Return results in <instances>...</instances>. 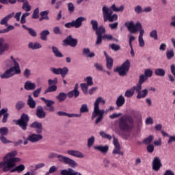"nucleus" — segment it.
Here are the masks:
<instances>
[{
	"label": "nucleus",
	"mask_w": 175,
	"mask_h": 175,
	"mask_svg": "<svg viewBox=\"0 0 175 175\" xmlns=\"http://www.w3.org/2000/svg\"><path fill=\"white\" fill-rule=\"evenodd\" d=\"M16 155L17 150H13L5 154L3 158V161L0 162V167H2L3 172H9L10 170V173H14V172L22 173L25 170L24 164L16 166V163L21 161V159L16 157Z\"/></svg>",
	"instance_id": "1"
},
{
	"label": "nucleus",
	"mask_w": 175,
	"mask_h": 175,
	"mask_svg": "<svg viewBox=\"0 0 175 175\" xmlns=\"http://www.w3.org/2000/svg\"><path fill=\"white\" fill-rule=\"evenodd\" d=\"M99 103L105 105V103H106V100L103 97H98L94 103V110L92 119L94 120L96 118L95 124L96 125L103 120L105 113H109V111H113L114 110V107L113 106H110L106 111H105V109H100V108H99Z\"/></svg>",
	"instance_id": "2"
},
{
	"label": "nucleus",
	"mask_w": 175,
	"mask_h": 175,
	"mask_svg": "<svg viewBox=\"0 0 175 175\" xmlns=\"http://www.w3.org/2000/svg\"><path fill=\"white\" fill-rule=\"evenodd\" d=\"M125 26L131 33H136L137 31H139V36L138 37L139 46V47H144V46H146V42H144V39H143V36L144 35V29H143L142 23L137 22L135 25L133 21H130L126 22L125 23Z\"/></svg>",
	"instance_id": "3"
},
{
	"label": "nucleus",
	"mask_w": 175,
	"mask_h": 175,
	"mask_svg": "<svg viewBox=\"0 0 175 175\" xmlns=\"http://www.w3.org/2000/svg\"><path fill=\"white\" fill-rule=\"evenodd\" d=\"M10 58L13 60L14 66L10 68L1 74L0 75L1 79H10V77H13L14 75H20L21 73L20 64L13 58V56H11Z\"/></svg>",
	"instance_id": "4"
},
{
	"label": "nucleus",
	"mask_w": 175,
	"mask_h": 175,
	"mask_svg": "<svg viewBox=\"0 0 175 175\" xmlns=\"http://www.w3.org/2000/svg\"><path fill=\"white\" fill-rule=\"evenodd\" d=\"M103 14L105 23H106V21L113 23V21H117L118 19V16L116 14H113V11L111 9L107 8V6L103 7Z\"/></svg>",
	"instance_id": "5"
},
{
	"label": "nucleus",
	"mask_w": 175,
	"mask_h": 175,
	"mask_svg": "<svg viewBox=\"0 0 175 175\" xmlns=\"http://www.w3.org/2000/svg\"><path fill=\"white\" fill-rule=\"evenodd\" d=\"M131 68V62L126 59L121 66L115 68L114 72L119 74L120 76H126L128 72H129V68Z\"/></svg>",
	"instance_id": "6"
},
{
	"label": "nucleus",
	"mask_w": 175,
	"mask_h": 175,
	"mask_svg": "<svg viewBox=\"0 0 175 175\" xmlns=\"http://www.w3.org/2000/svg\"><path fill=\"white\" fill-rule=\"evenodd\" d=\"M28 122H29V116H28V114L22 113L21 118L16 121V124L18 125L23 131H27Z\"/></svg>",
	"instance_id": "7"
},
{
	"label": "nucleus",
	"mask_w": 175,
	"mask_h": 175,
	"mask_svg": "<svg viewBox=\"0 0 175 175\" xmlns=\"http://www.w3.org/2000/svg\"><path fill=\"white\" fill-rule=\"evenodd\" d=\"M57 158L59 162H62L66 165H69L70 166H71V167H76V166L77 165V163L75 161V160L66 156L57 154Z\"/></svg>",
	"instance_id": "8"
},
{
	"label": "nucleus",
	"mask_w": 175,
	"mask_h": 175,
	"mask_svg": "<svg viewBox=\"0 0 175 175\" xmlns=\"http://www.w3.org/2000/svg\"><path fill=\"white\" fill-rule=\"evenodd\" d=\"M42 139L43 135H42L31 134L28 136L26 140L24 141L23 144L27 146V144H28V142H31V143H36L38 142H40Z\"/></svg>",
	"instance_id": "9"
},
{
	"label": "nucleus",
	"mask_w": 175,
	"mask_h": 175,
	"mask_svg": "<svg viewBox=\"0 0 175 175\" xmlns=\"http://www.w3.org/2000/svg\"><path fill=\"white\" fill-rule=\"evenodd\" d=\"M63 43L66 46H70L71 47H76L77 46V39L73 38L72 35L66 37V39L63 40Z\"/></svg>",
	"instance_id": "10"
},
{
	"label": "nucleus",
	"mask_w": 175,
	"mask_h": 175,
	"mask_svg": "<svg viewBox=\"0 0 175 175\" xmlns=\"http://www.w3.org/2000/svg\"><path fill=\"white\" fill-rule=\"evenodd\" d=\"M85 18L83 16H80L77 18L75 21H72L70 23V25L71 28H80L83 24V21H84Z\"/></svg>",
	"instance_id": "11"
},
{
	"label": "nucleus",
	"mask_w": 175,
	"mask_h": 175,
	"mask_svg": "<svg viewBox=\"0 0 175 175\" xmlns=\"http://www.w3.org/2000/svg\"><path fill=\"white\" fill-rule=\"evenodd\" d=\"M30 128L36 129V135H40V133L43 132V125L41 122H33V123H31L30 124Z\"/></svg>",
	"instance_id": "12"
},
{
	"label": "nucleus",
	"mask_w": 175,
	"mask_h": 175,
	"mask_svg": "<svg viewBox=\"0 0 175 175\" xmlns=\"http://www.w3.org/2000/svg\"><path fill=\"white\" fill-rule=\"evenodd\" d=\"M119 127L121 129V131H131V129H132V128H133V125L128 124V123H126V121L121 118L119 123Z\"/></svg>",
	"instance_id": "13"
},
{
	"label": "nucleus",
	"mask_w": 175,
	"mask_h": 175,
	"mask_svg": "<svg viewBox=\"0 0 175 175\" xmlns=\"http://www.w3.org/2000/svg\"><path fill=\"white\" fill-rule=\"evenodd\" d=\"M9 50V44L5 42V39L0 38V56L3 55Z\"/></svg>",
	"instance_id": "14"
},
{
	"label": "nucleus",
	"mask_w": 175,
	"mask_h": 175,
	"mask_svg": "<svg viewBox=\"0 0 175 175\" xmlns=\"http://www.w3.org/2000/svg\"><path fill=\"white\" fill-rule=\"evenodd\" d=\"M36 116L38 117V118H46V116H47V114L46 113V111H44V109H43L42 106L37 107L36 110Z\"/></svg>",
	"instance_id": "15"
},
{
	"label": "nucleus",
	"mask_w": 175,
	"mask_h": 175,
	"mask_svg": "<svg viewBox=\"0 0 175 175\" xmlns=\"http://www.w3.org/2000/svg\"><path fill=\"white\" fill-rule=\"evenodd\" d=\"M162 166V163H161V159L159 157H154L152 162V169L155 170V172H158L161 167Z\"/></svg>",
	"instance_id": "16"
},
{
	"label": "nucleus",
	"mask_w": 175,
	"mask_h": 175,
	"mask_svg": "<svg viewBox=\"0 0 175 175\" xmlns=\"http://www.w3.org/2000/svg\"><path fill=\"white\" fill-rule=\"evenodd\" d=\"M67 152L69 154V155L75 157L76 158H84V154L79 150H69L67 151Z\"/></svg>",
	"instance_id": "17"
},
{
	"label": "nucleus",
	"mask_w": 175,
	"mask_h": 175,
	"mask_svg": "<svg viewBox=\"0 0 175 175\" xmlns=\"http://www.w3.org/2000/svg\"><path fill=\"white\" fill-rule=\"evenodd\" d=\"M25 90L27 91H32L36 88V84L32 83L31 81H27L24 85Z\"/></svg>",
	"instance_id": "18"
},
{
	"label": "nucleus",
	"mask_w": 175,
	"mask_h": 175,
	"mask_svg": "<svg viewBox=\"0 0 175 175\" xmlns=\"http://www.w3.org/2000/svg\"><path fill=\"white\" fill-rule=\"evenodd\" d=\"M14 16V12H12L11 14L7 15L4 17L0 22L1 25H5L8 27V21L12 18Z\"/></svg>",
	"instance_id": "19"
},
{
	"label": "nucleus",
	"mask_w": 175,
	"mask_h": 175,
	"mask_svg": "<svg viewBox=\"0 0 175 175\" xmlns=\"http://www.w3.org/2000/svg\"><path fill=\"white\" fill-rule=\"evenodd\" d=\"M125 104V97L122 94L120 95L116 100L117 107H122Z\"/></svg>",
	"instance_id": "20"
},
{
	"label": "nucleus",
	"mask_w": 175,
	"mask_h": 175,
	"mask_svg": "<svg viewBox=\"0 0 175 175\" xmlns=\"http://www.w3.org/2000/svg\"><path fill=\"white\" fill-rule=\"evenodd\" d=\"M104 55L106 57L107 59V68L108 69H111L113 68V59L107 55V53L106 51H104Z\"/></svg>",
	"instance_id": "21"
},
{
	"label": "nucleus",
	"mask_w": 175,
	"mask_h": 175,
	"mask_svg": "<svg viewBox=\"0 0 175 175\" xmlns=\"http://www.w3.org/2000/svg\"><path fill=\"white\" fill-rule=\"evenodd\" d=\"M27 105L30 109H35L36 107V101L33 100L31 95H28Z\"/></svg>",
	"instance_id": "22"
},
{
	"label": "nucleus",
	"mask_w": 175,
	"mask_h": 175,
	"mask_svg": "<svg viewBox=\"0 0 175 175\" xmlns=\"http://www.w3.org/2000/svg\"><path fill=\"white\" fill-rule=\"evenodd\" d=\"M62 175H77L79 174V172L75 171V170L72 168H69L68 170H63L61 172Z\"/></svg>",
	"instance_id": "23"
},
{
	"label": "nucleus",
	"mask_w": 175,
	"mask_h": 175,
	"mask_svg": "<svg viewBox=\"0 0 175 175\" xmlns=\"http://www.w3.org/2000/svg\"><path fill=\"white\" fill-rule=\"evenodd\" d=\"M29 49H31V50H38L39 49H42V44L36 42H29L28 44Z\"/></svg>",
	"instance_id": "24"
},
{
	"label": "nucleus",
	"mask_w": 175,
	"mask_h": 175,
	"mask_svg": "<svg viewBox=\"0 0 175 175\" xmlns=\"http://www.w3.org/2000/svg\"><path fill=\"white\" fill-rule=\"evenodd\" d=\"M148 95V90L147 89H144L141 90L137 95V99H143Z\"/></svg>",
	"instance_id": "25"
},
{
	"label": "nucleus",
	"mask_w": 175,
	"mask_h": 175,
	"mask_svg": "<svg viewBox=\"0 0 175 175\" xmlns=\"http://www.w3.org/2000/svg\"><path fill=\"white\" fill-rule=\"evenodd\" d=\"M52 52L57 58H62V57H64V55L58 50L57 46H52Z\"/></svg>",
	"instance_id": "26"
},
{
	"label": "nucleus",
	"mask_w": 175,
	"mask_h": 175,
	"mask_svg": "<svg viewBox=\"0 0 175 175\" xmlns=\"http://www.w3.org/2000/svg\"><path fill=\"white\" fill-rule=\"evenodd\" d=\"M85 80L86 81V83H81L80 87H81L83 92H84V94H88V77L85 78Z\"/></svg>",
	"instance_id": "27"
},
{
	"label": "nucleus",
	"mask_w": 175,
	"mask_h": 175,
	"mask_svg": "<svg viewBox=\"0 0 175 175\" xmlns=\"http://www.w3.org/2000/svg\"><path fill=\"white\" fill-rule=\"evenodd\" d=\"M95 150H98V151H100V152H103V154H106L107 151H109V146H94Z\"/></svg>",
	"instance_id": "28"
},
{
	"label": "nucleus",
	"mask_w": 175,
	"mask_h": 175,
	"mask_svg": "<svg viewBox=\"0 0 175 175\" xmlns=\"http://www.w3.org/2000/svg\"><path fill=\"white\" fill-rule=\"evenodd\" d=\"M40 35L41 40H44V42H46V40H47V36L50 35V31L47 29L43 30L40 32Z\"/></svg>",
	"instance_id": "29"
},
{
	"label": "nucleus",
	"mask_w": 175,
	"mask_h": 175,
	"mask_svg": "<svg viewBox=\"0 0 175 175\" xmlns=\"http://www.w3.org/2000/svg\"><path fill=\"white\" fill-rule=\"evenodd\" d=\"M154 74L156 76H159L160 77H163L166 75V71L163 68H157L154 70Z\"/></svg>",
	"instance_id": "30"
},
{
	"label": "nucleus",
	"mask_w": 175,
	"mask_h": 175,
	"mask_svg": "<svg viewBox=\"0 0 175 175\" xmlns=\"http://www.w3.org/2000/svg\"><path fill=\"white\" fill-rule=\"evenodd\" d=\"M111 10H113V12H124V5H120L119 8L116 5V4H113L111 6Z\"/></svg>",
	"instance_id": "31"
},
{
	"label": "nucleus",
	"mask_w": 175,
	"mask_h": 175,
	"mask_svg": "<svg viewBox=\"0 0 175 175\" xmlns=\"http://www.w3.org/2000/svg\"><path fill=\"white\" fill-rule=\"evenodd\" d=\"M95 31L97 36H102V35H103V33L106 32V29H105L103 26H100L97 27V29H96Z\"/></svg>",
	"instance_id": "32"
},
{
	"label": "nucleus",
	"mask_w": 175,
	"mask_h": 175,
	"mask_svg": "<svg viewBox=\"0 0 175 175\" xmlns=\"http://www.w3.org/2000/svg\"><path fill=\"white\" fill-rule=\"evenodd\" d=\"M79 95H80V92H79L77 90H74L69 92L67 94V96H68V98H73V96L75 98H77V97H79Z\"/></svg>",
	"instance_id": "33"
},
{
	"label": "nucleus",
	"mask_w": 175,
	"mask_h": 175,
	"mask_svg": "<svg viewBox=\"0 0 175 175\" xmlns=\"http://www.w3.org/2000/svg\"><path fill=\"white\" fill-rule=\"evenodd\" d=\"M57 91V86L55 85H49L48 88L44 92V94H48V92H55Z\"/></svg>",
	"instance_id": "34"
},
{
	"label": "nucleus",
	"mask_w": 175,
	"mask_h": 175,
	"mask_svg": "<svg viewBox=\"0 0 175 175\" xmlns=\"http://www.w3.org/2000/svg\"><path fill=\"white\" fill-rule=\"evenodd\" d=\"M66 96H68V95L66 94V93L65 92H60L57 96H56V99H58V100L59 102H64V100H65V99H66Z\"/></svg>",
	"instance_id": "35"
},
{
	"label": "nucleus",
	"mask_w": 175,
	"mask_h": 175,
	"mask_svg": "<svg viewBox=\"0 0 175 175\" xmlns=\"http://www.w3.org/2000/svg\"><path fill=\"white\" fill-rule=\"evenodd\" d=\"M41 100H43V102H44V103L46 105V107H51L53 106V105H54V103H55L54 100H47L44 97H42Z\"/></svg>",
	"instance_id": "36"
},
{
	"label": "nucleus",
	"mask_w": 175,
	"mask_h": 175,
	"mask_svg": "<svg viewBox=\"0 0 175 175\" xmlns=\"http://www.w3.org/2000/svg\"><path fill=\"white\" fill-rule=\"evenodd\" d=\"M134 94L135 91L133 90V88H131L130 90H128L125 92L124 96H126V98H132Z\"/></svg>",
	"instance_id": "37"
},
{
	"label": "nucleus",
	"mask_w": 175,
	"mask_h": 175,
	"mask_svg": "<svg viewBox=\"0 0 175 175\" xmlns=\"http://www.w3.org/2000/svg\"><path fill=\"white\" fill-rule=\"evenodd\" d=\"M103 39L105 40H114L115 42H118V39L114 38L111 34L104 35Z\"/></svg>",
	"instance_id": "38"
},
{
	"label": "nucleus",
	"mask_w": 175,
	"mask_h": 175,
	"mask_svg": "<svg viewBox=\"0 0 175 175\" xmlns=\"http://www.w3.org/2000/svg\"><path fill=\"white\" fill-rule=\"evenodd\" d=\"M22 9L25 12H31V5H29L28 0L23 4Z\"/></svg>",
	"instance_id": "39"
},
{
	"label": "nucleus",
	"mask_w": 175,
	"mask_h": 175,
	"mask_svg": "<svg viewBox=\"0 0 175 175\" xmlns=\"http://www.w3.org/2000/svg\"><path fill=\"white\" fill-rule=\"evenodd\" d=\"M150 37L154 40H158V31H157V29H154L150 31Z\"/></svg>",
	"instance_id": "40"
},
{
	"label": "nucleus",
	"mask_w": 175,
	"mask_h": 175,
	"mask_svg": "<svg viewBox=\"0 0 175 175\" xmlns=\"http://www.w3.org/2000/svg\"><path fill=\"white\" fill-rule=\"evenodd\" d=\"M68 73H69V69L67 67H64L63 68H60V75L62 77H65Z\"/></svg>",
	"instance_id": "41"
},
{
	"label": "nucleus",
	"mask_w": 175,
	"mask_h": 175,
	"mask_svg": "<svg viewBox=\"0 0 175 175\" xmlns=\"http://www.w3.org/2000/svg\"><path fill=\"white\" fill-rule=\"evenodd\" d=\"M174 57V51L173 49L168 50L166 52L167 59H172Z\"/></svg>",
	"instance_id": "42"
},
{
	"label": "nucleus",
	"mask_w": 175,
	"mask_h": 175,
	"mask_svg": "<svg viewBox=\"0 0 175 175\" xmlns=\"http://www.w3.org/2000/svg\"><path fill=\"white\" fill-rule=\"evenodd\" d=\"M25 106V103L23 101H18L15 105L16 110H21Z\"/></svg>",
	"instance_id": "43"
},
{
	"label": "nucleus",
	"mask_w": 175,
	"mask_h": 175,
	"mask_svg": "<svg viewBox=\"0 0 175 175\" xmlns=\"http://www.w3.org/2000/svg\"><path fill=\"white\" fill-rule=\"evenodd\" d=\"M9 133V129L8 127H1L0 128V135L1 136H6Z\"/></svg>",
	"instance_id": "44"
},
{
	"label": "nucleus",
	"mask_w": 175,
	"mask_h": 175,
	"mask_svg": "<svg viewBox=\"0 0 175 175\" xmlns=\"http://www.w3.org/2000/svg\"><path fill=\"white\" fill-rule=\"evenodd\" d=\"M49 10H45V11L41 12L40 14L41 17L44 18V20H50V18L49 17Z\"/></svg>",
	"instance_id": "45"
},
{
	"label": "nucleus",
	"mask_w": 175,
	"mask_h": 175,
	"mask_svg": "<svg viewBox=\"0 0 175 175\" xmlns=\"http://www.w3.org/2000/svg\"><path fill=\"white\" fill-rule=\"evenodd\" d=\"M153 140H154V136L150 135L143 140V143L144 144H150V143H152Z\"/></svg>",
	"instance_id": "46"
},
{
	"label": "nucleus",
	"mask_w": 175,
	"mask_h": 175,
	"mask_svg": "<svg viewBox=\"0 0 175 175\" xmlns=\"http://www.w3.org/2000/svg\"><path fill=\"white\" fill-rule=\"evenodd\" d=\"M153 73L154 72H152V70L148 68L145 70L144 75H145L148 79L149 77H152Z\"/></svg>",
	"instance_id": "47"
},
{
	"label": "nucleus",
	"mask_w": 175,
	"mask_h": 175,
	"mask_svg": "<svg viewBox=\"0 0 175 175\" xmlns=\"http://www.w3.org/2000/svg\"><path fill=\"white\" fill-rule=\"evenodd\" d=\"M148 79V78L146 77L144 75H141L139 76L138 83L142 85L143 83H144L145 81H147Z\"/></svg>",
	"instance_id": "48"
},
{
	"label": "nucleus",
	"mask_w": 175,
	"mask_h": 175,
	"mask_svg": "<svg viewBox=\"0 0 175 175\" xmlns=\"http://www.w3.org/2000/svg\"><path fill=\"white\" fill-rule=\"evenodd\" d=\"M109 47L113 50V51H118V50H120L121 46L118 44H109Z\"/></svg>",
	"instance_id": "49"
},
{
	"label": "nucleus",
	"mask_w": 175,
	"mask_h": 175,
	"mask_svg": "<svg viewBox=\"0 0 175 175\" xmlns=\"http://www.w3.org/2000/svg\"><path fill=\"white\" fill-rule=\"evenodd\" d=\"M100 136H101L103 139H108V140H111V135L106 134V133L103 131L100 132Z\"/></svg>",
	"instance_id": "50"
},
{
	"label": "nucleus",
	"mask_w": 175,
	"mask_h": 175,
	"mask_svg": "<svg viewBox=\"0 0 175 175\" xmlns=\"http://www.w3.org/2000/svg\"><path fill=\"white\" fill-rule=\"evenodd\" d=\"M32 18L36 19L39 18V8H36L32 14Z\"/></svg>",
	"instance_id": "51"
},
{
	"label": "nucleus",
	"mask_w": 175,
	"mask_h": 175,
	"mask_svg": "<svg viewBox=\"0 0 175 175\" xmlns=\"http://www.w3.org/2000/svg\"><path fill=\"white\" fill-rule=\"evenodd\" d=\"M80 113H87L88 111V107L87 104H83L79 110Z\"/></svg>",
	"instance_id": "52"
},
{
	"label": "nucleus",
	"mask_w": 175,
	"mask_h": 175,
	"mask_svg": "<svg viewBox=\"0 0 175 175\" xmlns=\"http://www.w3.org/2000/svg\"><path fill=\"white\" fill-rule=\"evenodd\" d=\"M132 88H133V91H136V92L138 94L139 92H140L142 91V84L138 83V84H137V85L133 86Z\"/></svg>",
	"instance_id": "53"
},
{
	"label": "nucleus",
	"mask_w": 175,
	"mask_h": 175,
	"mask_svg": "<svg viewBox=\"0 0 175 175\" xmlns=\"http://www.w3.org/2000/svg\"><path fill=\"white\" fill-rule=\"evenodd\" d=\"M58 83V79L55 78L53 80V79H49L48 80V84L49 85H55V84Z\"/></svg>",
	"instance_id": "54"
},
{
	"label": "nucleus",
	"mask_w": 175,
	"mask_h": 175,
	"mask_svg": "<svg viewBox=\"0 0 175 175\" xmlns=\"http://www.w3.org/2000/svg\"><path fill=\"white\" fill-rule=\"evenodd\" d=\"M42 92V88H38L36 89L33 92V96H34V98H38L40 94V92Z\"/></svg>",
	"instance_id": "55"
},
{
	"label": "nucleus",
	"mask_w": 175,
	"mask_h": 175,
	"mask_svg": "<svg viewBox=\"0 0 175 175\" xmlns=\"http://www.w3.org/2000/svg\"><path fill=\"white\" fill-rule=\"evenodd\" d=\"M0 140H1V143H3V144H8V143H12V142L10 140L7 139L5 138V135L1 136Z\"/></svg>",
	"instance_id": "56"
},
{
	"label": "nucleus",
	"mask_w": 175,
	"mask_h": 175,
	"mask_svg": "<svg viewBox=\"0 0 175 175\" xmlns=\"http://www.w3.org/2000/svg\"><path fill=\"white\" fill-rule=\"evenodd\" d=\"M135 13L137 14H140V13H143V8L140 5H137L134 9Z\"/></svg>",
	"instance_id": "57"
},
{
	"label": "nucleus",
	"mask_w": 175,
	"mask_h": 175,
	"mask_svg": "<svg viewBox=\"0 0 175 175\" xmlns=\"http://www.w3.org/2000/svg\"><path fill=\"white\" fill-rule=\"evenodd\" d=\"M68 8L70 13H73V12H75V5H73L72 3H68Z\"/></svg>",
	"instance_id": "58"
},
{
	"label": "nucleus",
	"mask_w": 175,
	"mask_h": 175,
	"mask_svg": "<svg viewBox=\"0 0 175 175\" xmlns=\"http://www.w3.org/2000/svg\"><path fill=\"white\" fill-rule=\"evenodd\" d=\"M53 33L55 35H62V32L61 31V29L59 27H55L53 28Z\"/></svg>",
	"instance_id": "59"
},
{
	"label": "nucleus",
	"mask_w": 175,
	"mask_h": 175,
	"mask_svg": "<svg viewBox=\"0 0 175 175\" xmlns=\"http://www.w3.org/2000/svg\"><path fill=\"white\" fill-rule=\"evenodd\" d=\"M90 23L92 26V29H94V31H96V29H98V21L92 20Z\"/></svg>",
	"instance_id": "60"
},
{
	"label": "nucleus",
	"mask_w": 175,
	"mask_h": 175,
	"mask_svg": "<svg viewBox=\"0 0 175 175\" xmlns=\"http://www.w3.org/2000/svg\"><path fill=\"white\" fill-rule=\"evenodd\" d=\"M23 76L26 79H28L31 76V70H29L28 68H26L23 72Z\"/></svg>",
	"instance_id": "61"
},
{
	"label": "nucleus",
	"mask_w": 175,
	"mask_h": 175,
	"mask_svg": "<svg viewBox=\"0 0 175 175\" xmlns=\"http://www.w3.org/2000/svg\"><path fill=\"white\" fill-rule=\"evenodd\" d=\"M113 152L114 154H118L119 155H122V152H121L120 146H115V148L113 149Z\"/></svg>",
	"instance_id": "62"
},
{
	"label": "nucleus",
	"mask_w": 175,
	"mask_h": 175,
	"mask_svg": "<svg viewBox=\"0 0 175 175\" xmlns=\"http://www.w3.org/2000/svg\"><path fill=\"white\" fill-rule=\"evenodd\" d=\"M169 139L167 141V144H172V143H174L175 142V135H170Z\"/></svg>",
	"instance_id": "63"
},
{
	"label": "nucleus",
	"mask_w": 175,
	"mask_h": 175,
	"mask_svg": "<svg viewBox=\"0 0 175 175\" xmlns=\"http://www.w3.org/2000/svg\"><path fill=\"white\" fill-rule=\"evenodd\" d=\"M60 68H51V70L54 73V75H60Z\"/></svg>",
	"instance_id": "64"
}]
</instances>
